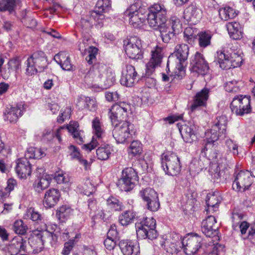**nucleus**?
Listing matches in <instances>:
<instances>
[{"label":"nucleus","mask_w":255,"mask_h":255,"mask_svg":"<svg viewBox=\"0 0 255 255\" xmlns=\"http://www.w3.org/2000/svg\"><path fill=\"white\" fill-rule=\"evenodd\" d=\"M82 41L79 42L78 44V49L81 52V54L85 55L87 54L88 47H89L87 42L90 36L89 35L84 34V36L83 35H82Z\"/></svg>","instance_id":"57"},{"label":"nucleus","mask_w":255,"mask_h":255,"mask_svg":"<svg viewBox=\"0 0 255 255\" xmlns=\"http://www.w3.org/2000/svg\"><path fill=\"white\" fill-rule=\"evenodd\" d=\"M221 198L217 193H209L206 199L207 205L206 212L207 214L213 213L217 211Z\"/></svg>","instance_id":"29"},{"label":"nucleus","mask_w":255,"mask_h":255,"mask_svg":"<svg viewBox=\"0 0 255 255\" xmlns=\"http://www.w3.org/2000/svg\"><path fill=\"white\" fill-rule=\"evenodd\" d=\"M184 141L191 143L197 139V131L198 127L193 121H190L182 125L179 128Z\"/></svg>","instance_id":"18"},{"label":"nucleus","mask_w":255,"mask_h":255,"mask_svg":"<svg viewBox=\"0 0 255 255\" xmlns=\"http://www.w3.org/2000/svg\"><path fill=\"white\" fill-rule=\"evenodd\" d=\"M119 247L124 255H139V247L136 241L122 240Z\"/></svg>","instance_id":"23"},{"label":"nucleus","mask_w":255,"mask_h":255,"mask_svg":"<svg viewBox=\"0 0 255 255\" xmlns=\"http://www.w3.org/2000/svg\"><path fill=\"white\" fill-rule=\"evenodd\" d=\"M15 170L20 178H26L31 173V165L25 158H20L16 160Z\"/></svg>","instance_id":"25"},{"label":"nucleus","mask_w":255,"mask_h":255,"mask_svg":"<svg viewBox=\"0 0 255 255\" xmlns=\"http://www.w3.org/2000/svg\"><path fill=\"white\" fill-rule=\"evenodd\" d=\"M54 178L58 184H68L70 181L68 176L62 172L57 173Z\"/></svg>","instance_id":"63"},{"label":"nucleus","mask_w":255,"mask_h":255,"mask_svg":"<svg viewBox=\"0 0 255 255\" xmlns=\"http://www.w3.org/2000/svg\"><path fill=\"white\" fill-rule=\"evenodd\" d=\"M66 128L71 133L77 143L81 144L84 142L81 131L79 130V124L77 122H70L66 127Z\"/></svg>","instance_id":"37"},{"label":"nucleus","mask_w":255,"mask_h":255,"mask_svg":"<svg viewBox=\"0 0 255 255\" xmlns=\"http://www.w3.org/2000/svg\"><path fill=\"white\" fill-rule=\"evenodd\" d=\"M52 180V176L48 174H43L39 177L33 183V187L36 192H40L47 188Z\"/></svg>","instance_id":"36"},{"label":"nucleus","mask_w":255,"mask_h":255,"mask_svg":"<svg viewBox=\"0 0 255 255\" xmlns=\"http://www.w3.org/2000/svg\"><path fill=\"white\" fill-rule=\"evenodd\" d=\"M135 213L131 210L124 212L119 216V222L123 226H127L133 222Z\"/></svg>","instance_id":"40"},{"label":"nucleus","mask_w":255,"mask_h":255,"mask_svg":"<svg viewBox=\"0 0 255 255\" xmlns=\"http://www.w3.org/2000/svg\"><path fill=\"white\" fill-rule=\"evenodd\" d=\"M16 181L12 178L9 179L7 181V186L5 191H0V196L1 197H5L8 196L9 193L12 191L16 186Z\"/></svg>","instance_id":"52"},{"label":"nucleus","mask_w":255,"mask_h":255,"mask_svg":"<svg viewBox=\"0 0 255 255\" xmlns=\"http://www.w3.org/2000/svg\"><path fill=\"white\" fill-rule=\"evenodd\" d=\"M168 27H169L176 33L178 34L182 29V24L179 18L176 16H171L168 22H167Z\"/></svg>","instance_id":"47"},{"label":"nucleus","mask_w":255,"mask_h":255,"mask_svg":"<svg viewBox=\"0 0 255 255\" xmlns=\"http://www.w3.org/2000/svg\"><path fill=\"white\" fill-rule=\"evenodd\" d=\"M209 89L204 88L196 94L194 99V102L191 105L190 108L192 111L195 110L199 107L205 105L209 97Z\"/></svg>","instance_id":"31"},{"label":"nucleus","mask_w":255,"mask_h":255,"mask_svg":"<svg viewBox=\"0 0 255 255\" xmlns=\"http://www.w3.org/2000/svg\"><path fill=\"white\" fill-rule=\"evenodd\" d=\"M98 49L94 46L88 47L87 54L88 56L86 57V60L90 64L93 63V60L96 59V56L97 54Z\"/></svg>","instance_id":"61"},{"label":"nucleus","mask_w":255,"mask_h":255,"mask_svg":"<svg viewBox=\"0 0 255 255\" xmlns=\"http://www.w3.org/2000/svg\"><path fill=\"white\" fill-rule=\"evenodd\" d=\"M139 195L145 202L158 196L155 190L150 188H147L140 191Z\"/></svg>","instance_id":"46"},{"label":"nucleus","mask_w":255,"mask_h":255,"mask_svg":"<svg viewBox=\"0 0 255 255\" xmlns=\"http://www.w3.org/2000/svg\"><path fill=\"white\" fill-rule=\"evenodd\" d=\"M73 214V210L68 206L60 207L56 211V216L61 222H65Z\"/></svg>","instance_id":"39"},{"label":"nucleus","mask_w":255,"mask_h":255,"mask_svg":"<svg viewBox=\"0 0 255 255\" xmlns=\"http://www.w3.org/2000/svg\"><path fill=\"white\" fill-rule=\"evenodd\" d=\"M106 70L101 72V81H100L99 87L102 89H107L112 86L115 81V74L111 71Z\"/></svg>","instance_id":"33"},{"label":"nucleus","mask_w":255,"mask_h":255,"mask_svg":"<svg viewBox=\"0 0 255 255\" xmlns=\"http://www.w3.org/2000/svg\"><path fill=\"white\" fill-rule=\"evenodd\" d=\"M196 37L194 29L191 27H186L184 32V37L188 43L191 44L194 42Z\"/></svg>","instance_id":"59"},{"label":"nucleus","mask_w":255,"mask_h":255,"mask_svg":"<svg viewBox=\"0 0 255 255\" xmlns=\"http://www.w3.org/2000/svg\"><path fill=\"white\" fill-rule=\"evenodd\" d=\"M161 52V49L158 47L152 51L151 58L146 65L147 76L151 75L154 71L155 68L160 64L162 58Z\"/></svg>","instance_id":"24"},{"label":"nucleus","mask_w":255,"mask_h":255,"mask_svg":"<svg viewBox=\"0 0 255 255\" xmlns=\"http://www.w3.org/2000/svg\"><path fill=\"white\" fill-rule=\"evenodd\" d=\"M107 206L111 211H119L124 208L122 203L113 196H111L107 200Z\"/></svg>","instance_id":"42"},{"label":"nucleus","mask_w":255,"mask_h":255,"mask_svg":"<svg viewBox=\"0 0 255 255\" xmlns=\"http://www.w3.org/2000/svg\"><path fill=\"white\" fill-rule=\"evenodd\" d=\"M69 150L71 152L70 156L71 158L73 159L78 160L81 164H83L85 167H86L88 164V162L86 160L81 158L80 153L78 149L75 146L71 145L69 147Z\"/></svg>","instance_id":"50"},{"label":"nucleus","mask_w":255,"mask_h":255,"mask_svg":"<svg viewBox=\"0 0 255 255\" xmlns=\"http://www.w3.org/2000/svg\"><path fill=\"white\" fill-rule=\"evenodd\" d=\"M54 60L64 70H73V65L71 63L69 54L65 51H61L56 54Z\"/></svg>","instance_id":"30"},{"label":"nucleus","mask_w":255,"mask_h":255,"mask_svg":"<svg viewBox=\"0 0 255 255\" xmlns=\"http://www.w3.org/2000/svg\"><path fill=\"white\" fill-rule=\"evenodd\" d=\"M130 106L125 102H120L114 105L109 112V116L113 125L115 123L123 122L127 116L128 111L129 110Z\"/></svg>","instance_id":"15"},{"label":"nucleus","mask_w":255,"mask_h":255,"mask_svg":"<svg viewBox=\"0 0 255 255\" xmlns=\"http://www.w3.org/2000/svg\"><path fill=\"white\" fill-rule=\"evenodd\" d=\"M138 180L135 170L131 167H127L123 170L122 177L119 180L117 186L122 191H129L134 188Z\"/></svg>","instance_id":"8"},{"label":"nucleus","mask_w":255,"mask_h":255,"mask_svg":"<svg viewBox=\"0 0 255 255\" xmlns=\"http://www.w3.org/2000/svg\"><path fill=\"white\" fill-rule=\"evenodd\" d=\"M217 223L216 219L214 216L210 215L204 220L202 222V231L206 236L209 238L215 237L216 240H218V227L216 225Z\"/></svg>","instance_id":"19"},{"label":"nucleus","mask_w":255,"mask_h":255,"mask_svg":"<svg viewBox=\"0 0 255 255\" xmlns=\"http://www.w3.org/2000/svg\"><path fill=\"white\" fill-rule=\"evenodd\" d=\"M26 244V239L18 236L12 240L6 249L10 255H17L20 251L25 250Z\"/></svg>","instance_id":"22"},{"label":"nucleus","mask_w":255,"mask_h":255,"mask_svg":"<svg viewBox=\"0 0 255 255\" xmlns=\"http://www.w3.org/2000/svg\"><path fill=\"white\" fill-rule=\"evenodd\" d=\"M231 109L237 116H243L251 112L250 97L247 96H235L231 103Z\"/></svg>","instance_id":"11"},{"label":"nucleus","mask_w":255,"mask_h":255,"mask_svg":"<svg viewBox=\"0 0 255 255\" xmlns=\"http://www.w3.org/2000/svg\"><path fill=\"white\" fill-rule=\"evenodd\" d=\"M26 219H29L34 222H38L41 220V215L39 212L36 211L34 208H30L28 209L24 215Z\"/></svg>","instance_id":"54"},{"label":"nucleus","mask_w":255,"mask_h":255,"mask_svg":"<svg viewBox=\"0 0 255 255\" xmlns=\"http://www.w3.org/2000/svg\"><path fill=\"white\" fill-rule=\"evenodd\" d=\"M151 27L157 30L167 23V11L162 4L155 3L150 7L147 17Z\"/></svg>","instance_id":"5"},{"label":"nucleus","mask_w":255,"mask_h":255,"mask_svg":"<svg viewBox=\"0 0 255 255\" xmlns=\"http://www.w3.org/2000/svg\"><path fill=\"white\" fill-rule=\"evenodd\" d=\"M137 74V72L133 66L131 65H126L125 69L122 72V75L120 80L121 84L128 87L133 86L136 81Z\"/></svg>","instance_id":"20"},{"label":"nucleus","mask_w":255,"mask_h":255,"mask_svg":"<svg viewBox=\"0 0 255 255\" xmlns=\"http://www.w3.org/2000/svg\"><path fill=\"white\" fill-rule=\"evenodd\" d=\"M157 30L160 32V36L162 41L165 43H168L177 34L169 27H168L167 23L160 26Z\"/></svg>","instance_id":"38"},{"label":"nucleus","mask_w":255,"mask_h":255,"mask_svg":"<svg viewBox=\"0 0 255 255\" xmlns=\"http://www.w3.org/2000/svg\"><path fill=\"white\" fill-rule=\"evenodd\" d=\"M80 237V234H76L74 238V239H70L68 242L65 243L64 247L62 252L63 255H68L69 254L75 244V239H79Z\"/></svg>","instance_id":"53"},{"label":"nucleus","mask_w":255,"mask_h":255,"mask_svg":"<svg viewBox=\"0 0 255 255\" xmlns=\"http://www.w3.org/2000/svg\"><path fill=\"white\" fill-rule=\"evenodd\" d=\"M96 11L89 12L87 14L82 15L80 20L77 22V26L81 31L82 34L89 35L91 29L99 19H103L104 16L99 15Z\"/></svg>","instance_id":"12"},{"label":"nucleus","mask_w":255,"mask_h":255,"mask_svg":"<svg viewBox=\"0 0 255 255\" xmlns=\"http://www.w3.org/2000/svg\"><path fill=\"white\" fill-rule=\"evenodd\" d=\"M225 89L227 92L230 93H236L240 90L239 86L236 81L227 82L225 85Z\"/></svg>","instance_id":"62"},{"label":"nucleus","mask_w":255,"mask_h":255,"mask_svg":"<svg viewBox=\"0 0 255 255\" xmlns=\"http://www.w3.org/2000/svg\"><path fill=\"white\" fill-rule=\"evenodd\" d=\"M190 69L193 72L204 75L208 72L209 66L203 55L197 52L191 58Z\"/></svg>","instance_id":"17"},{"label":"nucleus","mask_w":255,"mask_h":255,"mask_svg":"<svg viewBox=\"0 0 255 255\" xmlns=\"http://www.w3.org/2000/svg\"><path fill=\"white\" fill-rule=\"evenodd\" d=\"M141 146L139 141H133L130 145L129 153L134 156L140 154L142 151Z\"/></svg>","instance_id":"56"},{"label":"nucleus","mask_w":255,"mask_h":255,"mask_svg":"<svg viewBox=\"0 0 255 255\" xmlns=\"http://www.w3.org/2000/svg\"><path fill=\"white\" fill-rule=\"evenodd\" d=\"M205 168L202 159L194 160L190 165V169L195 173H199Z\"/></svg>","instance_id":"58"},{"label":"nucleus","mask_w":255,"mask_h":255,"mask_svg":"<svg viewBox=\"0 0 255 255\" xmlns=\"http://www.w3.org/2000/svg\"><path fill=\"white\" fill-rule=\"evenodd\" d=\"M128 16L129 17V23L135 28L141 26L145 20V16L141 12L130 15Z\"/></svg>","instance_id":"45"},{"label":"nucleus","mask_w":255,"mask_h":255,"mask_svg":"<svg viewBox=\"0 0 255 255\" xmlns=\"http://www.w3.org/2000/svg\"><path fill=\"white\" fill-rule=\"evenodd\" d=\"M219 14L222 20H228V19L234 18L238 14L235 9L231 7L226 6L219 9Z\"/></svg>","instance_id":"43"},{"label":"nucleus","mask_w":255,"mask_h":255,"mask_svg":"<svg viewBox=\"0 0 255 255\" xmlns=\"http://www.w3.org/2000/svg\"><path fill=\"white\" fill-rule=\"evenodd\" d=\"M202 241L200 236L197 234H194L188 235L175 243L166 240L161 245L169 253L177 252L180 248H183L186 255H192L196 254L201 248Z\"/></svg>","instance_id":"3"},{"label":"nucleus","mask_w":255,"mask_h":255,"mask_svg":"<svg viewBox=\"0 0 255 255\" xmlns=\"http://www.w3.org/2000/svg\"><path fill=\"white\" fill-rule=\"evenodd\" d=\"M199 45L201 48H205L211 44L212 34L210 32L202 31L198 34Z\"/></svg>","instance_id":"44"},{"label":"nucleus","mask_w":255,"mask_h":255,"mask_svg":"<svg viewBox=\"0 0 255 255\" xmlns=\"http://www.w3.org/2000/svg\"><path fill=\"white\" fill-rule=\"evenodd\" d=\"M113 135L117 143H124L130 137L131 133L134 132L133 125L126 121L115 123Z\"/></svg>","instance_id":"10"},{"label":"nucleus","mask_w":255,"mask_h":255,"mask_svg":"<svg viewBox=\"0 0 255 255\" xmlns=\"http://www.w3.org/2000/svg\"><path fill=\"white\" fill-rule=\"evenodd\" d=\"M201 10L192 4L184 10V17L191 24H195L201 18Z\"/></svg>","instance_id":"26"},{"label":"nucleus","mask_w":255,"mask_h":255,"mask_svg":"<svg viewBox=\"0 0 255 255\" xmlns=\"http://www.w3.org/2000/svg\"><path fill=\"white\" fill-rule=\"evenodd\" d=\"M220 130L212 127V128L205 133V139L204 140L205 144L201 150V154L203 157H207V160L212 161L217 165V169L215 173V177H220V170L227 169L229 166L227 158L221 153L219 151L214 147V142L218 140L220 137H225L221 135Z\"/></svg>","instance_id":"1"},{"label":"nucleus","mask_w":255,"mask_h":255,"mask_svg":"<svg viewBox=\"0 0 255 255\" xmlns=\"http://www.w3.org/2000/svg\"><path fill=\"white\" fill-rule=\"evenodd\" d=\"M106 70V66L103 64H97L93 66L86 74L84 78L85 84L89 87L96 86L99 87L101 72Z\"/></svg>","instance_id":"16"},{"label":"nucleus","mask_w":255,"mask_h":255,"mask_svg":"<svg viewBox=\"0 0 255 255\" xmlns=\"http://www.w3.org/2000/svg\"><path fill=\"white\" fill-rule=\"evenodd\" d=\"M78 106L83 105L84 108L91 112H95L97 109L96 99L93 97L81 96L78 100Z\"/></svg>","instance_id":"32"},{"label":"nucleus","mask_w":255,"mask_h":255,"mask_svg":"<svg viewBox=\"0 0 255 255\" xmlns=\"http://www.w3.org/2000/svg\"><path fill=\"white\" fill-rule=\"evenodd\" d=\"M226 144L228 149L231 151L234 155H238V146L232 140L228 139L226 142Z\"/></svg>","instance_id":"64"},{"label":"nucleus","mask_w":255,"mask_h":255,"mask_svg":"<svg viewBox=\"0 0 255 255\" xmlns=\"http://www.w3.org/2000/svg\"><path fill=\"white\" fill-rule=\"evenodd\" d=\"M22 114V109L18 106L11 107L5 111L4 113V119L10 123H15L19 117Z\"/></svg>","instance_id":"34"},{"label":"nucleus","mask_w":255,"mask_h":255,"mask_svg":"<svg viewBox=\"0 0 255 255\" xmlns=\"http://www.w3.org/2000/svg\"><path fill=\"white\" fill-rule=\"evenodd\" d=\"M28 58L33 61V64H34L39 72L43 71L47 67V60L43 52L41 51L35 52Z\"/></svg>","instance_id":"27"},{"label":"nucleus","mask_w":255,"mask_h":255,"mask_svg":"<svg viewBox=\"0 0 255 255\" xmlns=\"http://www.w3.org/2000/svg\"><path fill=\"white\" fill-rule=\"evenodd\" d=\"M161 167L166 174L175 176L179 173L181 164L179 157L173 152L163 153L161 158Z\"/></svg>","instance_id":"7"},{"label":"nucleus","mask_w":255,"mask_h":255,"mask_svg":"<svg viewBox=\"0 0 255 255\" xmlns=\"http://www.w3.org/2000/svg\"><path fill=\"white\" fill-rule=\"evenodd\" d=\"M92 128L94 135L92 141L89 143L83 145L82 147L84 149L90 151L100 145L96 150L97 157L100 160H107L109 158L113 150L110 145L103 143L105 132L101 128L100 121L98 118H95L93 120Z\"/></svg>","instance_id":"2"},{"label":"nucleus","mask_w":255,"mask_h":255,"mask_svg":"<svg viewBox=\"0 0 255 255\" xmlns=\"http://www.w3.org/2000/svg\"><path fill=\"white\" fill-rule=\"evenodd\" d=\"M146 203L147 208L151 211H156L160 207V203L158 196L149 201H147Z\"/></svg>","instance_id":"60"},{"label":"nucleus","mask_w":255,"mask_h":255,"mask_svg":"<svg viewBox=\"0 0 255 255\" xmlns=\"http://www.w3.org/2000/svg\"><path fill=\"white\" fill-rule=\"evenodd\" d=\"M125 52L130 59L140 60L143 58V50L141 40L137 37H131L125 41Z\"/></svg>","instance_id":"9"},{"label":"nucleus","mask_w":255,"mask_h":255,"mask_svg":"<svg viewBox=\"0 0 255 255\" xmlns=\"http://www.w3.org/2000/svg\"><path fill=\"white\" fill-rule=\"evenodd\" d=\"M227 123V117L226 116H221L217 118L215 121V124L212 127L220 130V133L222 134L221 135L226 136Z\"/></svg>","instance_id":"41"},{"label":"nucleus","mask_w":255,"mask_h":255,"mask_svg":"<svg viewBox=\"0 0 255 255\" xmlns=\"http://www.w3.org/2000/svg\"><path fill=\"white\" fill-rule=\"evenodd\" d=\"M253 180V177L250 171H240L236 175L233 188L236 191H245L251 186Z\"/></svg>","instance_id":"14"},{"label":"nucleus","mask_w":255,"mask_h":255,"mask_svg":"<svg viewBox=\"0 0 255 255\" xmlns=\"http://www.w3.org/2000/svg\"><path fill=\"white\" fill-rule=\"evenodd\" d=\"M137 237L139 239L153 240L157 237L155 230L156 221L152 217H146L139 223L135 224Z\"/></svg>","instance_id":"6"},{"label":"nucleus","mask_w":255,"mask_h":255,"mask_svg":"<svg viewBox=\"0 0 255 255\" xmlns=\"http://www.w3.org/2000/svg\"><path fill=\"white\" fill-rule=\"evenodd\" d=\"M226 27L231 38L234 40L240 39L242 37L243 31L239 23L229 22Z\"/></svg>","instance_id":"35"},{"label":"nucleus","mask_w":255,"mask_h":255,"mask_svg":"<svg viewBox=\"0 0 255 255\" xmlns=\"http://www.w3.org/2000/svg\"><path fill=\"white\" fill-rule=\"evenodd\" d=\"M110 0H99L98 1L96 4V7L98 9L95 10V11L99 13V15L100 14V15L104 16L102 13L108 12L110 9Z\"/></svg>","instance_id":"48"},{"label":"nucleus","mask_w":255,"mask_h":255,"mask_svg":"<svg viewBox=\"0 0 255 255\" xmlns=\"http://www.w3.org/2000/svg\"><path fill=\"white\" fill-rule=\"evenodd\" d=\"M54 227L56 229L54 230L53 233L46 231L38 234L35 237L36 239L34 240L40 244L39 245L40 249L42 248L43 245L46 243H50L52 246L56 243L57 237L59 236L58 233L59 229L58 228L56 225H54Z\"/></svg>","instance_id":"21"},{"label":"nucleus","mask_w":255,"mask_h":255,"mask_svg":"<svg viewBox=\"0 0 255 255\" xmlns=\"http://www.w3.org/2000/svg\"><path fill=\"white\" fill-rule=\"evenodd\" d=\"M33 61L30 60L29 58L25 62V74L26 76H30L36 74L39 72Z\"/></svg>","instance_id":"51"},{"label":"nucleus","mask_w":255,"mask_h":255,"mask_svg":"<svg viewBox=\"0 0 255 255\" xmlns=\"http://www.w3.org/2000/svg\"><path fill=\"white\" fill-rule=\"evenodd\" d=\"M28 229L26 225H24L21 220L15 221L12 226L13 231L17 234L24 235Z\"/></svg>","instance_id":"49"},{"label":"nucleus","mask_w":255,"mask_h":255,"mask_svg":"<svg viewBox=\"0 0 255 255\" xmlns=\"http://www.w3.org/2000/svg\"><path fill=\"white\" fill-rule=\"evenodd\" d=\"M189 54V47L187 44H182L177 45L175 48L174 52L172 56L174 55L178 60L179 64L177 68L178 70V73L175 72L174 79H181L182 74H184V66L186 64V61L187 59Z\"/></svg>","instance_id":"13"},{"label":"nucleus","mask_w":255,"mask_h":255,"mask_svg":"<svg viewBox=\"0 0 255 255\" xmlns=\"http://www.w3.org/2000/svg\"><path fill=\"white\" fill-rule=\"evenodd\" d=\"M141 7V2L137 1L133 4L130 5L129 8L125 12L124 14L126 16H129L134 14L141 13L140 8Z\"/></svg>","instance_id":"55"},{"label":"nucleus","mask_w":255,"mask_h":255,"mask_svg":"<svg viewBox=\"0 0 255 255\" xmlns=\"http://www.w3.org/2000/svg\"><path fill=\"white\" fill-rule=\"evenodd\" d=\"M60 197V193L58 189H49L45 193L43 204L47 208H52L58 203Z\"/></svg>","instance_id":"28"},{"label":"nucleus","mask_w":255,"mask_h":255,"mask_svg":"<svg viewBox=\"0 0 255 255\" xmlns=\"http://www.w3.org/2000/svg\"><path fill=\"white\" fill-rule=\"evenodd\" d=\"M226 50L217 52L216 58L223 69H229L240 67L243 62L242 51L228 44Z\"/></svg>","instance_id":"4"}]
</instances>
